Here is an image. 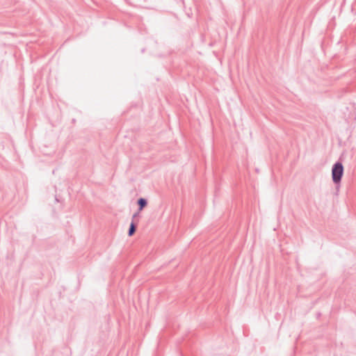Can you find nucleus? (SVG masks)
Listing matches in <instances>:
<instances>
[{"label": "nucleus", "instance_id": "1", "mask_svg": "<svg viewBox=\"0 0 356 356\" xmlns=\"http://www.w3.org/2000/svg\"><path fill=\"white\" fill-rule=\"evenodd\" d=\"M343 175V166L341 163H336L332 169V181L336 184H339Z\"/></svg>", "mask_w": 356, "mask_h": 356}, {"label": "nucleus", "instance_id": "2", "mask_svg": "<svg viewBox=\"0 0 356 356\" xmlns=\"http://www.w3.org/2000/svg\"><path fill=\"white\" fill-rule=\"evenodd\" d=\"M139 205V211H142L145 207L147 205V201L143 198H140L138 201Z\"/></svg>", "mask_w": 356, "mask_h": 356}, {"label": "nucleus", "instance_id": "3", "mask_svg": "<svg viewBox=\"0 0 356 356\" xmlns=\"http://www.w3.org/2000/svg\"><path fill=\"white\" fill-rule=\"evenodd\" d=\"M135 232H136V226L132 222L130 225V228H129V236H131L135 233Z\"/></svg>", "mask_w": 356, "mask_h": 356}]
</instances>
